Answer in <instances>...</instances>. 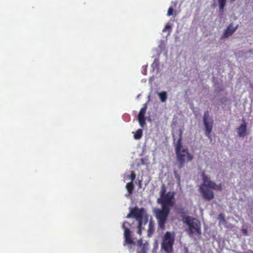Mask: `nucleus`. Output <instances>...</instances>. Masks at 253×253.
Instances as JSON below:
<instances>
[{"mask_svg":"<svg viewBox=\"0 0 253 253\" xmlns=\"http://www.w3.org/2000/svg\"><path fill=\"white\" fill-rule=\"evenodd\" d=\"M203 184L200 187V192L202 195L203 199L206 201H210L213 199L214 193L209 188L221 191L222 185H216L214 182L211 181L209 177L204 173L202 174Z\"/></svg>","mask_w":253,"mask_h":253,"instance_id":"obj_1","label":"nucleus"},{"mask_svg":"<svg viewBox=\"0 0 253 253\" xmlns=\"http://www.w3.org/2000/svg\"><path fill=\"white\" fill-rule=\"evenodd\" d=\"M174 193L169 192L166 194H163L158 200V202L161 204L162 207L169 208L172 207L174 205Z\"/></svg>","mask_w":253,"mask_h":253,"instance_id":"obj_6","label":"nucleus"},{"mask_svg":"<svg viewBox=\"0 0 253 253\" xmlns=\"http://www.w3.org/2000/svg\"><path fill=\"white\" fill-rule=\"evenodd\" d=\"M147 248L146 246L139 247L137 250V253H147Z\"/></svg>","mask_w":253,"mask_h":253,"instance_id":"obj_19","label":"nucleus"},{"mask_svg":"<svg viewBox=\"0 0 253 253\" xmlns=\"http://www.w3.org/2000/svg\"><path fill=\"white\" fill-rule=\"evenodd\" d=\"M173 8L171 6L169 7V9H168L167 15L168 16H170L171 15H173Z\"/></svg>","mask_w":253,"mask_h":253,"instance_id":"obj_22","label":"nucleus"},{"mask_svg":"<svg viewBox=\"0 0 253 253\" xmlns=\"http://www.w3.org/2000/svg\"><path fill=\"white\" fill-rule=\"evenodd\" d=\"M252 253H253V252H252Z\"/></svg>","mask_w":253,"mask_h":253,"instance_id":"obj_30","label":"nucleus"},{"mask_svg":"<svg viewBox=\"0 0 253 253\" xmlns=\"http://www.w3.org/2000/svg\"><path fill=\"white\" fill-rule=\"evenodd\" d=\"M184 222L188 226L187 232L190 236L195 234L198 236L201 234V224L198 220L188 216L185 217Z\"/></svg>","mask_w":253,"mask_h":253,"instance_id":"obj_2","label":"nucleus"},{"mask_svg":"<svg viewBox=\"0 0 253 253\" xmlns=\"http://www.w3.org/2000/svg\"><path fill=\"white\" fill-rule=\"evenodd\" d=\"M126 225L130 226V224L128 222L125 221L122 225V228L124 229L123 245L124 246H127L129 250L131 251L132 250V246L135 245V243L131 237V231L126 227Z\"/></svg>","mask_w":253,"mask_h":253,"instance_id":"obj_5","label":"nucleus"},{"mask_svg":"<svg viewBox=\"0 0 253 253\" xmlns=\"http://www.w3.org/2000/svg\"><path fill=\"white\" fill-rule=\"evenodd\" d=\"M133 215V217L135 218L138 222H139V226H141V223H143V213L144 209L141 208L138 209L137 207H135L131 210Z\"/></svg>","mask_w":253,"mask_h":253,"instance_id":"obj_9","label":"nucleus"},{"mask_svg":"<svg viewBox=\"0 0 253 253\" xmlns=\"http://www.w3.org/2000/svg\"><path fill=\"white\" fill-rule=\"evenodd\" d=\"M247 125L244 122L238 128V133L240 137H244L246 134Z\"/></svg>","mask_w":253,"mask_h":253,"instance_id":"obj_12","label":"nucleus"},{"mask_svg":"<svg viewBox=\"0 0 253 253\" xmlns=\"http://www.w3.org/2000/svg\"><path fill=\"white\" fill-rule=\"evenodd\" d=\"M147 110L146 104H144V106L140 109L138 115V121L141 126L143 127L145 125V115Z\"/></svg>","mask_w":253,"mask_h":253,"instance_id":"obj_10","label":"nucleus"},{"mask_svg":"<svg viewBox=\"0 0 253 253\" xmlns=\"http://www.w3.org/2000/svg\"><path fill=\"white\" fill-rule=\"evenodd\" d=\"M176 154L177 160L179 162V169L182 168L183 167L185 163V158H187L188 161H191L193 158V156L188 152L187 149H183L180 150L178 152H176Z\"/></svg>","mask_w":253,"mask_h":253,"instance_id":"obj_7","label":"nucleus"},{"mask_svg":"<svg viewBox=\"0 0 253 253\" xmlns=\"http://www.w3.org/2000/svg\"><path fill=\"white\" fill-rule=\"evenodd\" d=\"M218 219L219 220L220 223H225L226 220L224 215L223 213H220L218 215Z\"/></svg>","mask_w":253,"mask_h":253,"instance_id":"obj_20","label":"nucleus"},{"mask_svg":"<svg viewBox=\"0 0 253 253\" xmlns=\"http://www.w3.org/2000/svg\"><path fill=\"white\" fill-rule=\"evenodd\" d=\"M175 240V234L174 232L167 231L163 239L162 242V249L166 253H172L173 252V246Z\"/></svg>","mask_w":253,"mask_h":253,"instance_id":"obj_3","label":"nucleus"},{"mask_svg":"<svg viewBox=\"0 0 253 253\" xmlns=\"http://www.w3.org/2000/svg\"><path fill=\"white\" fill-rule=\"evenodd\" d=\"M165 192H166L165 188V186H163V188L162 189V190L161 191V197L162 195H163V194H166Z\"/></svg>","mask_w":253,"mask_h":253,"instance_id":"obj_28","label":"nucleus"},{"mask_svg":"<svg viewBox=\"0 0 253 253\" xmlns=\"http://www.w3.org/2000/svg\"><path fill=\"white\" fill-rule=\"evenodd\" d=\"M226 0H218L220 10L222 11L223 10L226 3Z\"/></svg>","mask_w":253,"mask_h":253,"instance_id":"obj_18","label":"nucleus"},{"mask_svg":"<svg viewBox=\"0 0 253 253\" xmlns=\"http://www.w3.org/2000/svg\"><path fill=\"white\" fill-rule=\"evenodd\" d=\"M158 95L162 102H164L167 99V93L165 91H162L158 93Z\"/></svg>","mask_w":253,"mask_h":253,"instance_id":"obj_16","label":"nucleus"},{"mask_svg":"<svg viewBox=\"0 0 253 253\" xmlns=\"http://www.w3.org/2000/svg\"><path fill=\"white\" fill-rule=\"evenodd\" d=\"M138 228L137 233L141 235L142 234V223H141V226H139V222H138Z\"/></svg>","mask_w":253,"mask_h":253,"instance_id":"obj_24","label":"nucleus"},{"mask_svg":"<svg viewBox=\"0 0 253 253\" xmlns=\"http://www.w3.org/2000/svg\"><path fill=\"white\" fill-rule=\"evenodd\" d=\"M242 233L244 235L247 236L248 235V229L247 228H242Z\"/></svg>","mask_w":253,"mask_h":253,"instance_id":"obj_26","label":"nucleus"},{"mask_svg":"<svg viewBox=\"0 0 253 253\" xmlns=\"http://www.w3.org/2000/svg\"><path fill=\"white\" fill-rule=\"evenodd\" d=\"M170 211L169 208L162 207V209H157L155 211L156 217L158 220L159 228L164 229L165 224Z\"/></svg>","mask_w":253,"mask_h":253,"instance_id":"obj_4","label":"nucleus"},{"mask_svg":"<svg viewBox=\"0 0 253 253\" xmlns=\"http://www.w3.org/2000/svg\"><path fill=\"white\" fill-rule=\"evenodd\" d=\"M181 137L178 139L176 146H175V152H178L180 150H181L182 144L181 142Z\"/></svg>","mask_w":253,"mask_h":253,"instance_id":"obj_17","label":"nucleus"},{"mask_svg":"<svg viewBox=\"0 0 253 253\" xmlns=\"http://www.w3.org/2000/svg\"><path fill=\"white\" fill-rule=\"evenodd\" d=\"M154 232V224L152 220L149 222V228L148 230V236L150 237Z\"/></svg>","mask_w":253,"mask_h":253,"instance_id":"obj_13","label":"nucleus"},{"mask_svg":"<svg viewBox=\"0 0 253 253\" xmlns=\"http://www.w3.org/2000/svg\"><path fill=\"white\" fill-rule=\"evenodd\" d=\"M203 122L205 127V133L210 138L211 137L210 134L212 131L213 127V120L210 117L208 111L204 113Z\"/></svg>","mask_w":253,"mask_h":253,"instance_id":"obj_8","label":"nucleus"},{"mask_svg":"<svg viewBox=\"0 0 253 253\" xmlns=\"http://www.w3.org/2000/svg\"><path fill=\"white\" fill-rule=\"evenodd\" d=\"M131 217H133V215H132V211L131 210L130 212L127 214L126 217V218H130Z\"/></svg>","mask_w":253,"mask_h":253,"instance_id":"obj_29","label":"nucleus"},{"mask_svg":"<svg viewBox=\"0 0 253 253\" xmlns=\"http://www.w3.org/2000/svg\"><path fill=\"white\" fill-rule=\"evenodd\" d=\"M237 28L238 26L234 27L232 24H230L227 29L225 30L222 36L223 38H226L229 36H231L234 33V32L237 30Z\"/></svg>","mask_w":253,"mask_h":253,"instance_id":"obj_11","label":"nucleus"},{"mask_svg":"<svg viewBox=\"0 0 253 253\" xmlns=\"http://www.w3.org/2000/svg\"><path fill=\"white\" fill-rule=\"evenodd\" d=\"M171 26L169 24H167L165 27L164 31H166V30H171Z\"/></svg>","mask_w":253,"mask_h":253,"instance_id":"obj_27","label":"nucleus"},{"mask_svg":"<svg viewBox=\"0 0 253 253\" xmlns=\"http://www.w3.org/2000/svg\"><path fill=\"white\" fill-rule=\"evenodd\" d=\"M136 174L133 171H131V174L129 176V178L131 180V181L133 182V181L135 179Z\"/></svg>","mask_w":253,"mask_h":253,"instance_id":"obj_21","label":"nucleus"},{"mask_svg":"<svg viewBox=\"0 0 253 253\" xmlns=\"http://www.w3.org/2000/svg\"><path fill=\"white\" fill-rule=\"evenodd\" d=\"M137 246L140 247H142V246H145V245H143V241H142V240L141 239H139L137 242Z\"/></svg>","mask_w":253,"mask_h":253,"instance_id":"obj_25","label":"nucleus"},{"mask_svg":"<svg viewBox=\"0 0 253 253\" xmlns=\"http://www.w3.org/2000/svg\"><path fill=\"white\" fill-rule=\"evenodd\" d=\"M126 189L129 195H131L132 194L133 191L134 190V185L132 181L128 182L126 184Z\"/></svg>","mask_w":253,"mask_h":253,"instance_id":"obj_14","label":"nucleus"},{"mask_svg":"<svg viewBox=\"0 0 253 253\" xmlns=\"http://www.w3.org/2000/svg\"><path fill=\"white\" fill-rule=\"evenodd\" d=\"M176 211L178 213L183 214L184 213V209L182 208H179L176 209Z\"/></svg>","mask_w":253,"mask_h":253,"instance_id":"obj_23","label":"nucleus"},{"mask_svg":"<svg viewBox=\"0 0 253 253\" xmlns=\"http://www.w3.org/2000/svg\"><path fill=\"white\" fill-rule=\"evenodd\" d=\"M142 134L143 131L141 129H137L134 134V139L136 140L140 139L142 136Z\"/></svg>","mask_w":253,"mask_h":253,"instance_id":"obj_15","label":"nucleus"}]
</instances>
